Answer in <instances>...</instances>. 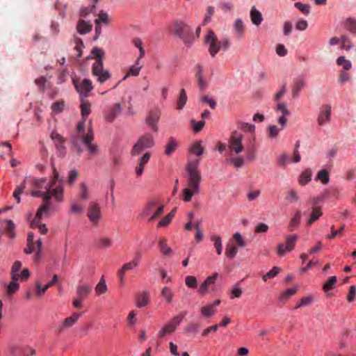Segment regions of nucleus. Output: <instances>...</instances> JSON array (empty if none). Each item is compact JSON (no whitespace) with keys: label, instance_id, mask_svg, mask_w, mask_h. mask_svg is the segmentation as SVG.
<instances>
[{"label":"nucleus","instance_id":"4d7b16f0","mask_svg":"<svg viewBox=\"0 0 356 356\" xmlns=\"http://www.w3.org/2000/svg\"><path fill=\"white\" fill-rule=\"evenodd\" d=\"M234 29L239 37L243 36L244 33L243 24L241 19H237L234 22Z\"/></svg>","mask_w":356,"mask_h":356},{"label":"nucleus","instance_id":"72a5a7b5","mask_svg":"<svg viewBox=\"0 0 356 356\" xmlns=\"http://www.w3.org/2000/svg\"><path fill=\"white\" fill-rule=\"evenodd\" d=\"M200 312L204 317L208 318L213 316L216 312V309L209 304L207 306L202 307L200 309Z\"/></svg>","mask_w":356,"mask_h":356},{"label":"nucleus","instance_id":"6ab92c4d","mask_svg":"<svg viewBox=\"0 0 356 356\" xmlns=\"http://www.w3.org/2000/svg\"><path fill=\"white\" fill-rule=\"evenodd\" d=\"M58 275H54L53 278L51 281L49 282L44 286L42 287L40 282L39 281H36L35 282V286L37 289L36 291V296L38 297H41L46 291L47 290L53 286L57 282H58Z\"/></svg>","mask_w":356,"mask_h":356},{"label":"nucleus","instance_id":"1a4fd4ad","mask_svg":"<svg viewBox=\"0 0 356 356\" xmlns=\"http://www.w3.org/2000/svg\"><path fill=\"white\" fill-rule=\"evenodd\" d=\"M87 216L92 225L97 226L102 218V212L99 205L97 202H90L87 209Z\"/></svg>","mask_w":356,"mask_h":356},{"label":"nucleus","instance_id":"5701e85b","mask_svg":"<svg viewBox=\"0 0 356 356\" xmlns=\"http://www.w3.org/2000/svg\"><path fill=\"white\" fill-rule=\"evenodd\" d=\"M178 147V143L173 138L170 137L165 146V154L167 156L172 154Z\"/></svg>","mask_w":356,"mask_h":356},{"label":"nucleus","instance_id":"4be33fe9","mask_svg":"<svg viewBox=\"0 0 356 356\" xmlns=\"http://www.w3.org/2000/svg\"><path fill=\"white\" fill-rule=\"evenodd\" d=\"M92 24L90 22H86L83 19H79L76 25L77 31L80 34L89 33L92 30Z\"/></svg>","mask_w":356,"mask_h":356},{"label":"nucleus","instance_id":"c756f323","mask_svg":"<svg viewBox=\"0 0 356 356\" xmlns=\"http://www.w3.org/2000/svg\"><path fill=\"white\" fill-rule=\"evenodd\" d=\"M22 262L19 261H16L13 264L12 268H11V279L13 280H18L19 279V271L22 268Z\"/></svg>","mask_w":356,"mask_h":356},{"label":"nucleus","instance_id":"e2e57ef3","mask_svg":"<svg viewBox=\"0 0 356 356\" xmlns=\"http://www.w3.org/2000/svg\"><path fill=\"white\" fill-rule=\"evenodd\" d=\"M238 127L244 131H248L252 134L254 133L255 128L254 125L246 122H239L238 124Z\"/></svg>","mask_w":356,"mask_h":356},{"label":"nucleus","instance_id":"ea45409f","mask_svg":"<svg viewBox=\"0 0 356 356\" xmlns=\"http://www.w3.org/2000/svg\"><path fill=\"white\" fill-rule=\"evenodd\" d=\"M281 268L278 266H274L270 271L266 273L262 277L264 282H266L268 279L275 277L280 272Z\"/></svg>","mask_w":356,"mask_h":356},{"label":"nucleus","instance_id":"69168bd1","mask_svg":"<svg viewBox=\"0 0 356 356\" xmlns=\"http://www.w3.org/2000/svg\"><path fill=\"white\" fill-rule=\"evenodd\" d=\"M96 24H99L100 23L108 24V16L107 13L101 11L99 14V17L95 21Z\"/></svg>","mask_w":356,"mask_h":356},{"label":"nucleus","instance_id":"a878e982","mask_svg":"<svg viewBox=\"0 0 356 356\" xmlns=\"http://www.w3.org/2000/svg\"><path fill=\"white\" fill-rule=\"evenodd\" d=\"M250 17L252 23L256 26L261 24L263 20L261 12L256 9L254 6H253L250 10Z\"/></svg>","mask_w":356,"mask_h":356},{"label":"nucleus","instance_id":"bf43d9fd","mask_svg":"<svg viewBox=\"0 0 356 356\" xmlns=\"http://www.w3.org/2000/svg\"><path fill=\"white\" fill-rule=\"evenodd\" d=\"M31 226L33 228L38 227L39 232L42 234H46L48 232V229L46 227L45 224H42L41 221H38L35 224L33 223V221H31Z\"/></svg>","mask_w":356,"mask_h":356},{"label":"nucleus","instance_id":"f704fd0d","mask_svg":"<svg viewBox=\"0 0 356 356\" xmlns=\"http://www.w3.org/2000/svg\"><path fill=\"white\" fill-rule=\"evenodd\" d=\"M142 65L139 62V59H137L135 64L131 65L128 70V75L136 76L139 74Z\"/></svg>","mask_w":356,"mask_h":356},{"label":"nucleus","instance_id":"2eb2a0df","mask_svg":"<svg viewBox=\"0 0 356 356\" xmlns=\"http://www.w3.org/2000/svg\"><path fill=\"white\" fill-rule=\"evenodd\" d=\"M179 319L177 318H172L170 321L159 331L158 334L159 337L163 338L167 334L173 333L179 325Z\"/></svg>","mask_w":356,"mask_h":356},{"label":"nucleus","instance_id":"8fccbe9b","mask_svg":"<svg viewBox=\"0 0 356 356\" xmlns=\"http://www.w3.org/2000/svg\"><path fill=\"white\" fill-rule=\"evenodd\" d=\"M283 129L282 128H278L276 125H270L268 127V137L270 138H275L280 131L281 130H282Z\"/></svg>","mask_w":356,"mask_h":356},{"label":"nucleus","instance_id":"f03ea898","mask_svg":"<svg viewBox=\"0 0 356 356\" xmlns=\"http://www.w3.org/2000/svg\"><path fill=\"white\" fill-rule=\"evenodd\" d=\"M199 163L200 159L197 160L195 162H189L187 165L186 171L188 174V187L185 188L182 191V199L186 202H190L193 195L197 194L200 192V184L202 180V176L200 172L197 169Z\"/></svg>","mask_w":356,"mask_h":356},{"label":"nucleus","instance_id":"79ce46f5","mask_svg":"<svg viewBox=\"0 0 356 356\" xmlns=\"http://www.w3.org/2000/svg\"><path fill=\"white\" fill-rule=\"evenodd\" d=\"M187 101V96L184 89H181L179 99L177 101V108L179 110L183 109Z\"/></svg>","mask_w":356,"mask_h":356},{"label":"nucleus","instance_id":"b1692460","mask_svg":"<svg viewBox=\"0 0 356 356\" xmlns=\"http://www.w3.org/2000/svg\"><path fill=\"white\" fill-rule=\"evenodd\" d=\"M301 220V213L300 211H297L293 217L290 220L288 226V230L293 232L295 230L300 224Z\"/></svg>","mask_w":356,"mask_h":356},{"label":"nucleus","instance_id":"4c0bfd02","mask_svg":"<svg viewBox=\"0 0 356 356\" xmlns=\"http://www.w3.org/2000/svg\"><path fill=\"white\" fill-rule=\"evenodd\" d=\"M161 296L165 298L167 303H170L172 301L174 294L169 287L165 286L161 290Z\"/></svg>","mask_w":356,"mask_h":356},{"label":"nucleus","instance_id":"c85d7f7f","mask_svg":"<svg viewBox=\"0 0 356 356\" xmlns=\"http://www.w3.org/2000/svg\"><path fill=\"white\" fill-rule=\"evenodd\" d=\"M189 151L191 153L197 156H200L204 153V147L202 146V141L197 140L192 144Z\"/></svg>","mask_w":356,"mask_h":356},{"label":"nucleus","instance_id":"3c124183","mask_svg":"<svg viewBox=\"0 0 356 356\" xmlns=\"http://www.w3.org/2000/svg\"><path fill=\"white\" fill-rule=\"evenodd\" d=\"M286 199L291 203H294L298 201L299 196L297 191L292 188L288 191Z\"/></svg>","mask_w":356,"mask_h":356},{"label":"nucleus","instance_id":"774afa93","mask_svg":"<svg viewBox=\"0 0 356 356\" xmlns=\"http://www.w3.org/2000/svg\"><path fill=\"white\" fill-rule=\"evenodd\" d=\"M242 293H243L242 289L240 287H238V284H236L232 289L230 298H240Z\"/></svg>","mask_w":356,"mask_h":356},{"label":"nucleus","instance_id":"4468645a","mask_svg":"<svg viewBox=\"0 0 356 356\" xmlns=\"http://www.w3.org/2000/svg\"><path fill=\"white\" fill-rule=\"evenodd\" d=\"M331 118V106L325 104L321 106L317 122L319 126H323L326 122H330Z\"/></svg>","mask_w":356,"mask_h":356},{"label":"nucleus","instance_id":"2f4dec72","mask_svg":"<svg viewBox=\"0 0 356 356\" xmlns=\"http://www.w3.org/2000/svg\"><path fill=\"white\" fill-rule=\"evenodd\" d=\"M305 86V81L302 79H298L294 82V86L293 88V95L294 96H298L300 90Z\"/></svg>","mask_w":356,"mask_h":356},{"label":"nucleus","instance_id":"de8ad7c7","mask_svg":"<svg viewBox=\"0 0 356 356\" xmlns=\"http://www.w3.org/2000/svg\"><path fill=\"white\" fill-rule=\"evenodd\" d=\"M139 264V257L138 258L134 259L131 261L125 263L123 264L122 268L125 271L133 270L134 268L137 267Z\"/></svg>","mask_w":356,"mask_h":356},{"label":"nucleus","instance_id":"e433bc0d","mask_svg":"<svg viewBox=\"0 0 356 356\" xmlns=\"http://www.w3.org/2000/svg\"><path fill=\"white\" fill-rule=\"evenodd\" d=\"M211 241L213 242V245L216 249L218 254H221L222 252V240L219 236L213 235L211 236Z\"/></svg>","mask_w":356,"mask_h":356},{"label":"nucleus","instance_id":"393cba45","mask_svg":"<svg viewBox=\"0 0 356 356\" xmlns=\"http://www.w3.org/2000/svg\"><path fill=\"white\" fill-rule=\"evenodd\" d=\"M312 172L310 169L302 171L298 178V184L301 186L307 184L312 179Z\"/></svg>","mask_w":356,"mask_h":356},{"label":"nucleus","instance_id":"7ed1b4c3","mask_svg":"<svg viewBox=\"0 0 356 356\" xmlns=\"http://www.w3.org/2000/svg\"><path fill=\"white\" fill-rule=\"evenodd\" d=\"M94 139L93 131L88 128V131L85 133L84 122H79L76 126V134L71 138V143L73 147L80 154L83 152L81 143H83L88 148L90 154L98 153V147L96 144H92Z\"/></svg>","mask_w":356,"mask_h":356},{"label":"nucleus","instance_id":"6e6d98bb","mask_svg":"<svg viewBox=\"0 0 356 356\" xmlns=\"http://www.w3.org/2000/svg\"><path fill=\"white\" fill-rule=\"evenodd\" d=\"M186 285L189 288L195 289L197 286V282L195 277L192 275H187L185 277Z\"/></svg>","mask_w":356,"mask_h":356},{"label":"nucleus","instance_id":"603ef678","mask_svg":"<svg viewBox=\"0 0 356 356\" xmlns=\"http://www.w3.org/2000/svg\"><path fill=\"white\" fill-rule=\"evenodd\" d=\"M159 246L161 251L165 255H168L172 252V249L168 247V245L165 243V240L163 238L159 240Z\"/></svg>","mask_w":356,"mask_h":356},{"label":"nucleus","instance_id":"9b49d317","mask_svg":"<svg viewBox=\"0 0 356 356\" xmlns=\"http://www.w3.org/2000/svg\"><path fill=\"white\" fill-rule=\"evenodd\" d=\"M51 209V202L49 200V197L48 195H46L44 197V202L42 204L38 209V211L35 213V218L32 221L35 224L38 221H41L43 217H49V210Z\"/></svg>","mask_w":356,"mask_h":356},{"label":"nucleus","instance_id":"9d476101","mask_svg":"<svg viewBox=\"0 0 356 356\" xmlns=\"http://www.w3.org/2000/svg\"><path fill=\"white\" fill-rule=\"evenodd\" d=\"M73 83L76 91L80 94L81 98L87 97L88 93L93 89L92 81L88 79H84L82 81L74 79Z\"/></svg>","mask_w":356,"mask_h":356},{"label":"nucleus","instance_id":"13d9d810","mask_svg":"<svg viewBox=\"0 0 356 356\" xmlns=\"http://www.w3.org/2000/svg\"><path fill=\"white\" fill-rule=\"evenodd\" d=\"M83 211V207L76 202L72 201L71 203L70 212L74 214H81Z\"/></svg>","mask_w":356,"mask_h":356},{"label":"nucleus","instance_id":"f8f14e48","mask_svg":"<svg viewBox=\"0 0 356 356\" xmlns=\"http://www.w3.org/2000/svg\"><path fill=\"white\" fill-rule=\"evenodd\" d=\"M161 118V111L159 108L151 109L147 115L146 123L155 132L158 131L157 122Z\"/></svg>","mask_w":356,"mask_h":356},{"label":"nucleus","instance_id":"c03bdc74","mask_svg":"<svg viewBox=\"0 0 356 356\" xmlns=\"http://www.w3.org/2000/svg\"><path fill=\"white\" fill-rule=\"evenodd\" d=\"M337 63L343 66L345 70H349L352 67L351 62L346 60L344 56H339L337 60Z\"/></svg>","mask_w":356,"mask_h":356},{"label":"nucleus","instance_id":"37998d69","mask_svg":"<svg viewBox=\"0 0 356 356\" xmlns=\"http://www.w3.org/2000/svg\"><path fill=\"white\" fill-rule=\"evenodd\" d=\"M337 282V277L336 276H332L330 277L327 280V281L324 284L323 289L325 291V292H328L330 290L332 289L334 286L335 285Z\"/></svg>","mask_w":356,"mask_h":356},{"label":"nucleus","instance_id":"bb28decb","mask_svg":"<svg viewBox=\"0 0 356 356\" xmlns=\"http://www.w3.org/2000/svg\"><path fill=\"white\" fill-rule=\"evenodd\" d=\"M81 115L83 118V120L81 122L86 121V118L90 113V104L88 101H85L83 98H81Z\"/></svg>","mask_w":356,"mask_h":356},{"label":"nucleus","instance_id":"20e7f679","mask_svg":"<svg viewBox=\"0 0 356 356\" xmlns=\"http://www.w3.org/2000/svg\"><path fill=\"white\" fill-rule=\"evenodd\" d=\"M91 54L97 59V61L92 65V75L97 76V81L102 84L111 78L109 71L104 68L102 58L104 55V51L102 49L96 47L92 49Z\"/></svg>","mask_w":356,"mask_h":356},{"label":"nucleus","instance_id":"473e14b6","mask_svg":"<svg viewBox=\"0 0 356 356\" xmlns=\"http://www.w3.org/2000/svg\"><path fill=\"white\" fill-rule=\"evenodd\" d=\"M298 240L297 235H289L286 237V249L288 252H291L293 250L296 243Z\"/></svg>","mask_w":356,"mask_h":356},{"label":"nucleus","instance_id":"864d4df0","mask_svg":"<svg viewBox=\"0 0 356 356\" xmlns=\"http://www.w3.org/2000/svg\"><path fill=\"white\" fill-rule=\"evenodd\" d=\"M17 281V280H12V281L9 283L7 287V293L8 295L15 293L18 291L19 286Z\"/></svg>","mask_w":356,"mask_h":356},{"label":"nucleus","instance_id":"f3484780","mask_svg":"<svg viewBox=\"0 0 356 356\" xmlns=\"http://www.w3.org/2000/svg\"><path fill=\"white\" fill-rule=\"evenodd\" d=\"M80 316L81 314L75 312L73 313L71 316L66 318L63 321V323L59 326L58 332H62L66 329L72 327L78 321Z\"/></svg>","mask_w":356,"mask_h":356},{"label":"nucleus","instance_id":"a211bd4d","mask_svg":"<svg viewBox=\"0 0 356 356\" xmlns=\"http://www.w3.org/2000/svg\"><path fill=\"white\" fill-rule=\"evenodd\" d=\"M122 111V106L120 103H115L113 106L110 108L105 115V119L108 122L114 121L115 118L120 115Z\"/></svg>","mask_w":356,"mask_h":356},{"label":"nucleus","instance_id":"5fc2aeb1","mask_svg":"<svg viewBox=\"0 0 356 356\" xmlns=\"http://www.w3.org/2000/svg\"><path fill=\"white\" fill-rule=\"evenodd\" d=\"M246 152L248 153L247 159L250 160H254L256 152V147L253 143H250L246 148Z\"/></svg>","mask_w":356,"mask_h":356},{"label":"nucleus","instance_id":"58836bf2","mask_svg":"<svg viewBox=\"0 0 356 356\" xmlns=\"http://www.w3.org/2000/svg\"><path fill=\"white\" fill-rule=\"evenodd\" d=\"M107 286L106 284V282L104 280V277H102L99 283L95 286V291L98 295H101L105 293L107 291Z\"/></svg>","mask_w":356,"mask_h":356},{"label":"nucleus","instance_id":"aec40b11","mask_svg":"<svg viewBox=\"0 0 356 356\" xmlns=\"http://www.w3.org/2000/svg\"><path fill=\"white\" fill-rule=\"evenodd\" d=\"M149 302V293L148 291H143L138 294L136 297V306L142 308L147 306Z\"/></svg>","mask_w":356,"mask_h":356},{"label":"nucleus","instance_id":"6e6552de","mask_svg":"<svg viewBox=\"0 0 356 356\" xmlns=\"http://www.w3.org/2000/svg\"><path fill=\"white\" fill-rule=\"evenodd\" d=\"M243 134L238 131L232 132L228 141V148L231 152H234L236 154H240L244 150V146L242 143Z\"/></svg>","mask_w":356,"mask_h":356},{"label":"nucleus","instance_id":"0e129e2a","mask_svg":"<svg viewBox=\"0 0 356 356\" xmlns=\"http://www.w3.org/2000/svg\"><path fill=\"white\" fill-rule=\"evenodd\" d=\"M233 238L235 241V243L237 246L240 248H243L246 245L245 242L243 239L240 233L236 232L233 235Z\"/></svg>","mask_w":356,"mask_h":356},{"label":"nucleus","instance_id":"cd10ccee","mask_svg":"<svg viewBox=\"0 0 356 356\" xmlns=\"http://www.w3.org/2000/svg\"><path fill=\"white\" fill-rule=\"evenodd\" d=\"M323 214L322 211H321L320 207H315L313 209L310 217L307 221V225L308 226L312 225L315 221H316L320 216H321Z\"/></svg>","mask_w":356,"mask_h":356},{"label":"nucleus","instance_id":"0eeeda50","mask_svg":"<svg viewBox=\"0 0 356 356\" xmlns=\"http://www.w3.org/2000/svg\"><path fill=\"white\" fill-rule=\"evenodd\" d=\"M154 145L153 136L149 134H146L138 138L137 143L134 145L131 154L132 156H138L144 149L151 148Z\"/></svg>","mask_w":356,"mask_h":356},{"label":"nucleus","instance_id":"7c9ffc66","mask_svg":"<svg viewBox=\"0 0 356 356\" xmlns=\"http://www.w3.org/2000/svg\"><path fill=\"white\" fill-rule=\"evenodd\" d=\"M92 291V288L88 284H79L76 286V295L87 296Z\"/></svg>","mask_w":356,"mask_h":356},{"label":"nucleus","instance_id":"423d86ee","mask_svg":"<svg viewBox=\"0 0 356 356\" xmlns=\"http://www.w3.org/2000/svg\"><path fill=\"white\" fill-rule=\"evenodd\" d=\"M153 211H154V213L148 219L149 222L154 221L164 211V205L160 204L159 200L156 198L150 199L147 202L146 204L145 205L143 209L142 216H147Z\"/></svg>","mask_w":356,"mask_h":356},{"label":"nucleus","instance_id":"39448f33","mask_svg":"<svg viewBox=\"0 0 356 356\" xmlns=\"http://www.w3.org/2000/svg\"><path fill=\"white\" fill-rule=\"evenodd\" d=\"M205 43L209 45L208 50L211 57H214L220 49L226 51L229 47L228 39L224 38L221 40H218L212 30L208 31L205 37Z\"/></svg>","mask_w":356,"mask_h":356},{"label":"nucleus","instance_id":"f257e3e1","mask_svg":"<svg viewBox=\"0 0 356 356\" xmlns=\"http://www.w3.org/2000/svg\"><path fill=\"white\" fill-rule=\"evenodd\" d=\"M52 170L53 176L51 179L47 180L42 178L34 181L35 186L43 191H32L31 195L33 197H41L43 202L46 195H48L49 200L54 198L56 202H62L63 201V184L64 180L62 177H60L59 173L54 165L52 166Z\"/></svg>","mask_w":356,"mask_h":356},{"label":"nucleus","instance_id":"ddd939ff","mask_svg":"<svg viewBox=\"0 0 356 356\" xmlns=\"http://www.w3.org/2000/svg\"><path fill=\"white\" fill-rule=\"evenodd\" d=\"M173 33L178 37L184 39L189 34H192V31L181 20H176L173 24Z\"/></svg>","mask_w":356,"mask_h":356},{"label":"nucleus","instance_id":"412c9836","mask_svg":"<svg viewBox=\"0 0 356 356\" xmlns=\"http://www.w3.org/2000/svg\"><path fill=\"white\" fill-rule=\"evenodd\" d=\"M1 226L3 231L8 233L10 238H13L15 237V224L12 220H2L1 222Z\"/></svg>","mask_w":356,"mask_h":356},{"label":"nucleus","instance_id":"dca6fc26","mask_svg":"<svg viewBox=\"0 0 356 356\" xmlns=\"http://www.w3.org/2000/svg\"><path fill=\"white\" fill-rule=\"evenodd\" d=\"M50 137L54 140L57 149L60 152V155L63 156L65 154L63 145L65 141V138L56 131H52Z\"/></svg>","mask_w":356,"mask_h":356},{"label":"nucleus","instance_id":"c9c22d12","mask_svg":"<svg viewBox=\"0 0 356 356\" xmlns=\"http://www.w3.org/2000/svg\"><path fill=\"white\" fill-rule=\"evenodd\" d=\"M346 29L353 34H356V19L349 17L345 22Z\"/></svg>","mask_w":356,"mask_h":356},{"label":"nucleus","instance_id":"09e8293b","mask_svg":"<svg viewBox=\"0 0 356 356\" xmlns=\"http://www.w3.org/2000/svg\"><path fill=\"white\" fill-rule=\"evenodd\" d=\"M64 106L65 102L63 101L55 102L51 106L52 112L54 114H58L63 111Z\"/></svg>","mask_w":356,"mask_h":356},{"label":"nucleus","instance_id":"052dcab7","mask_svg":"<svg viewBox=\"0 0 356 356\" xmlns=\"http://www.w3.org/2000/svg\"><path fill=\"white\" fill-rule=\"evenodd\" d=\"M150 157L151 154L149 152H146L145 154H144V155L141 158H140L137 166L138 168H142V169L144 170V167L149 161Z\"/></svg>","mask_w":356,"mask_h":356},{"label":"nucleus","instance_id":"49530a36","mask_svg":"<svg viewBox=\"0 0 356 356\" xmlns=\"http://www.w3.org/2000/svg\"><path fill=\"white\" fill-rule=\"evenodd\" d=\"M340 42H341V49L344 50H350L353 48V44L350 40L345 35H342L340 38Z\"/></svg>","mask_w":356,"mask_h":356},{"label":"nucleus","instance_id":"a19ab883","mask_svg":"<svg viewBox=\"0 0 356 356\" xmlns=\"http://www.w3.org/2000/svg\"><path fill=\"white\" fill-rule=\"evenodd\" d=\"M227 161L232 164L236 168H240L244 164V159L241 156L230 157L227 159Z\"/></svg>","mask_w":356,"mask_h":356},{"label":"nucleus","instance_id":"680f3d73","mask_svg":"<svg viewBox=\"0 0 356 356\" xmlns=\"http://www.w3.org/2000/svg\"><path fill=\"white\" fill-rule=\"evenodd\" d=\"M92 1H93L94 3L92 6L84 8L81 10V17H85L88 14H89L90 13H93L95 10V8H96L95 3H97L99 0H92Z\"/></svg>","mask_w":356,"mask_h":356},{"label":"nucleus","instance_id":"a18cd8bd","mask_svg":"<svg viewBox=\"0 0 356 356\" xmlns=\"http://www.w3.org/2000/svg\"><path fill=\"white\" fill-rule=\"evenodd\" d=\"M316 179L324 184L328 183L330 179L328 172L326 170H320L317 174Z\"/></svg>","mask_w":356,"mask_h":356},{"label":"nucleus","instance_id":"338daca9","mask_svg":"<svg viewBox=\"0 0 356 356\" xmlns=\"http://www.w3.org/2000/svg\"><path fill=\"white\" fill-rule=\"evenodd\" d=\"M238 252L236 247L235 246H227L225 250V254L227 257L233 259L235 257Z\"/></svg>","mask_w":356,"mask_h":356}]
</instances>
